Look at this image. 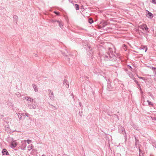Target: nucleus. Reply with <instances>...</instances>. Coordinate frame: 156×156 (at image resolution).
<instances>
[{
    "mask_svg": "<svg viewBox=\"0 0 156 156\" xmlns=\"http://www.w3.org/2000/svg\"><path fill=\"white\" fill-rule=\"evenodd\" d=\"M111 48H109V53H107L106 54H103L101 57L102 58H104L105 60L111 59V60H115V57L113 54V52H112Z\"/></svg>",
    "mask_w": 156,
    "mask_h": 156,
    "instance_id": "obj_1",
    "label": "nucleus"
},
{
    "mask_svg": "<svg viewBox=\"0 0 156 156\" xmlns=\"http://www.w3.org/2000/svg\"><path fill=\"white\" fill-rule=\"evenodd\" d=\"M24 99H25L27 101H32L33 99L28 97H24Z\"/></svg>",
    "mask_w": 156,
    "mask_h": 156,
    "instance_id": "obj_2",
    "label": "nucleus"
},
{
    "mask_svg": "<svg viewBox=\"0 0 156 156\" xmlns=\"http://www.w3.org/2000/svg\"><path fill=\"white\" fill-rule=\"evenodd\" d=\"M147 14L146 15L147 17L151 18L153 17L152 14L149 11H147Z\"/></svg>",
    "mask_w": 156,
    "mask_h": 156,
    "instance_id": "obj_3",
    "label": "nucleus"
},
{
    "mask_svg": "<svg viewBox=\"0 0 156 156\" xmlns=\"http://www.w3.org/2000/svg\"><path fill=\"white\" fill-rule=\"evenodd\" d=\"M2 153L3 155L6 154L7 155L9 154L8 152L7 151L6 149H5L3 150Z\"/></svg>",
    "mask_w": 156,
    "mask_h": 156,
    "instance_id": "obj_4",
    "label": "nucleus"
},
{
    "mask_svg": "<svg viewBox=\"0 0 156 156\" xmlns=\"http://www.w3.org/2000/svg\"><path fill=\"white\" fill-rule=\"evenodd\" d=\"M63 84L66 87H68L69 86L68 84V82L66 80H64Z\"/></svg>",
    "mask_w": 156,
    "mask_h": 156,
    "instance_id": "obj_5",
    "label": "nucleus"
},
{
    "mask_svg": "<svg viewBox=\"0 0 156 156\" xmlns=\"http://www.w3.org/2000/svg\"><path fill=\"white\" fill-rule=\"evenodd\" d=\"M146 27V25L145 24H143L142 25H141L140 27V29H141L142 30H144L145 29V27Z\"/></svg>",
    "mask_w": 156,
    "mask_h": 156,
    "instance_id": "obj_6",
    "label": "nucleus"
},
{
    "mask_svg": "<svg viewBox=\"0 0 156 156\" xmlns=\"http://www.w3.org/2000/svg\"><path fill=\"white\" fill-rule=\"evenodd\" d=\"M119 131L122 133L124 131H125L124 128L120 126L119 128Z\"/></svg>",
    "mask_w": 156,
    "mask_h": 156,
    "instance_id": "obj_7",
    "label": "nucleus"
},
{
    "mask_svg": "<svg viewBox=\"0 0 156 156\" xmlns=\"http://www.w3.org/2000/svg\"><path fill=\"white\" fill-rule=\"evenodd\" d=\"M11 145L12 147H15L17 145L16 142L15 141H14L12 143Z\"/></svg>",
    "mask_w": 156,
    "mask_h": 156,
    "instance_id": "obj_8",
    "label": "nucleus"
},
{
    "mask_svg": "<svg viewBox=\"0 0 156 156\" xmlns=\"http://www.w3.org/2000/svg\"><path fill=\"white\" fill-rule=\"evenodd\" d=\"M32 86L34 89L35 91L37 92L38 91V89L37 86L35 84H33Z\"/></svg>",
    "mask_w": 156,
    "mask_h": 156,
    "instance_id": "obj_9",
    "label": "nucleus"
},
{
    "mask_svg": "<svg viewBox=\"0 0 156 156\" xmlns=\"http://www.w3.org/2000/svg\"><path fill=\"white\" fill-rule=\"evenodd\" d=\"M26 147V142H23L22 145L21 147L22 148H23V149L25 148Z\"/></svg>",
    "mask_w": 156,
    "mask_h": 156,
    "instance_id": "obj_10",
    "label": "nucleus"
},
{
    "mask_svg": "<svg viewBox=\"0 0 156 156\" xmlns=\"http://www.w3.org/2000/svg\"><path fill=\"white\" fill-rule=\"evenodd\" d=\"M33 145L32 144L31 145H29L27 147V148H28V150L29 151L32 148H33Z\"/></svg>",
    "mask_w": 156,
    "mask_h": 156,
    "instance_id": "obj_11",
    "label": "nucleus"
},
{
    "mask_svg": "<svg viewBox=\"0 0 156 156\" xmlns=\"http://www.w3.org/2000/svg\"><path fill=\"white\" fill-rule=\"evenodd\" d=\"M140 48L141 49H143L144 48L145 49V52H146L147 51V48L146 46H143V47H140Z\"/></svg>",
    "mask_w": 156,
    "mask_h": 156,
    "instance_id": "obj_12",
    "label": "nucleus"
},
{
    "mask_svg": "<svg viewBox=\"0 0 156 156\" xmlns=\"http://www.w3.org/2000/svg\"><path fill=\"white\" fill-rule=\"evenodd\" d=\"M147 101L148 102L149 105L150 106H153V104L149 100H147Z\"/></svg>",
    "mask_w": 156,
    "mask_h": 156,
    "instance_id": "obj_13",
    "label": "nucleus"
},
{
    "mask_svg": "<svg viewBox=\"0 0 156 156\" xmlns=\"http://www.w3.org/2000/svg\"><path fill=\"white\" fill-rule=\"evenodd\" d=\"M57 22L59 23V25L60 27L62 28L63 27V25L62 23H60L59 21H57Z\"/></svg>",
    "mask_w": 156,
    "mask_h": 156,
    "instance_id": "obj_14",
    "label": "nucleus"
},
{
    "mask_svg": "<svg viewBox=\"0 0 156 156\" xmlns=\"http://www.w3.org/2000/svg\"><path fill=\"white\" fill-rule=\"evenodd\" d=\"M89 23L91 24L93 22V21L92 18H90L89 19Z\"/></svg>",
    "mask_w": 156,
    "mask_h": 156,
    "instance_id": "obj_15",
    "label": "nucleus"
},
{
    "mask_svg": "<svg viewBox=\"0 0 156 156\" xmlns=\"http://www.w3.org/2000/svg\"><path fill=\"white\" fill-rule=\"evenodd\" d=\"M75 6L76 10H77L79 9V5L78 4H75Z\"/></svg>",
    "mask_w": 156,
    "mask_h": 156,
    "instance_id": "obj_16",
    "label": "nucleus"
},
{
    "mask_svg": "<svg viewBox=\"0 0 156 156\" xmlns=\"http://www.w3.org/2000/svg\"><path fill=\"white\" fill-rule=\"evenodd\" d=\"M22 114H20V113H18V116L19 117L20 119H22Z\"/></svg>",
    "mask_w": 156,
    "mask_h": 156,
    "instance_id": "obj_17",
    "label": "nucleus"
},
{
    "mask_svg": "<svg viewBox=\"0 0 156 156\" xmlns=\"http://www.w3.org/2000/svg\"><path fill=\"white\" fill-rule=\"evenodd\" d=\"M26 141L27 142V143L28 144H29L31 142V140H25L24 142H26Z\"/></svg>",
    "mask_w": 156,
    "mask_h": 156,
    "instance_id": "obj_18",
    "label": "nucleus"
},
{
    "mask_svg": "<svg viewBox=\"0 0 156 156\" xmlns=\"http://www.w3.org/2000/svg\"><path fill=\"white\" fill-rule=\"evenodd\" d=\"M123 49L124 50L126 51V45H125V44H124L123 45Z\"/></svg>",
    "mask_w": 156,
    "mask_h": 156,
    "instance_id": "obj_19",
    "label": "nucleus"
},
{
    "mask_svg": "<svg viewBox=\"0 0 156 156\" xmlns=\"http://www.w3.org/2000/svg\"><path fill=\"white\" fill-rule=\"evenodd\" d=\"M28 107H29L30 109H35V107H34L33 106H30L29 105H28Z\"/></svg>",
    "mask_w": 156,
    "mask_h": 156,
    "instance_id": "obj_20",
    "label": "nucleus"
},
{
    "mask_svg": "<svg viewBox=\"0 0 156 156\" xmlns=\"http://www.w3.org/2000/svg\"><path fill=\"white\" fill-rule=\"evenodd\" d=\"M152 1L151 2L156 4V0H151Z\"/></svg>",
    "mask_w": 156,
    "mask_h": 156,
    "instance_id": "obj_21",
    "label": "nucleus"
},
{
    "mask_svg": "<svg viewBox=\"0 0 156 156\" xmlns=\"http://www.w3.org/2000/svg\"><path fill=\"white\" fill-rule=\"evenodd\" d=\"M137 84V85L139 87V88L140 89V90L141 92L142 93V91H141V88L140 87V84H139L138 83V84Z\"/></svg>",
    "mask_w": 156,
    "mask_h": 156,
    "instance_id": "obj_22",
    "label": "nucleus"
},
{
    "mask_svg": "<svg viewBox=\"0 0 156 156\" xmlns=\"http://www.w3.org/2000/svg\"><path fill=\"white\" fill-rule=\"evenodd\" d=\"M133 79L134 80L135 82L137 84H138V82L134 78H133Z\"/></svg>",
    "mask_w": 156,
    "mask_h": 156,
    "instance_id": "obj_23",
    "label": "nucleus"
},
{
    "mask_svg": "<svg viewBox=\"0 0 156 156\" xmlns=\"http://www.w3.org/2000/svg\"><path fill=\"white\" fill-rule=\"evenodd\" d=\"M148 28L147 27V25H146V27H145V29H144V30H146V31H147V30H148Z\"/></svg>",
    "mask_w": 156,
    "mask_h": 156,
    "instance_id": "obj_24",
    "label": "nucleus"
},
{
    "mask_svg": "<svg viewBox=\"0 0 156 156\" xmlns=\"http://www.w3.org/2000/svg\"><path fill=\"white\" fill-rule=\"evenodd\" d=\"M14 18L16 19V20L17 19H18V17L16 16H14Z\"/></svg>",
    "mask_w": 156,
    "mask_h": 156,
    "instance_id": "obj_25",
    "label": "nucleus"
},
{
    "mask_svg": "<svg viewBox=\"0 0 156 156\" xmlns=\"http://www.w3.org/2000/svg\"><path fill=\"white\" fill-rule=\"evenodd\" d=\"M54 12V13H55V14H57V15H58V14H59V12H56L55 11Z\"/></svg>",
    "mask_w": 156,
    "mask_h": 156,
    "instance_id": "obj_26",
    "label": "nucleus"
},
{
    "mask_svg": "<svg viewBox=\"0 0 156 156\" xmlns=\"http://www.w3.org/2000/svg\"><path fill=\"white\" fill-rule=\"evenodd\" d=\"M154 73L155 74V76H156V70H154Z\"/></svg>",
    "mask_w": 156,
    "mask_h": 156,
    "instance_id": "obj_27",
    "label": "nucleus"
},
{
    "mask_svg": "<svg viewBox=\"0 0 156 156\" xmlns=\"http://www.w3.org/2000/svg\"><path fill=\"white\" fill-rule=\"evenodd\" d=\"M52 95V96H50V98H51H51H53V93H51V94Z\"/></svg>",
    "mask_w": 156,
    "mask_h": 156,
    "instance_id": "obj_28",
    "label": "nucleus"
},
{
    "mask_svg": "<svg viewBox=\"0 0 156 156\" xmlns=\"http://www.w3.org/2000/svg\"><path fill=\"white\" fill-rule=\"evenodd\" d=\"M152 69H153V70H156V68H155V67H152Z\"/></svg>",
    "mask_w": 156,
    "mask_h": 156,
    "instance_id": "obj_29",
    "label": "nucleus"
},
{
    "mask_svg": "<svg viewBox=\"0 0 156 156\" xmlns=\"http://www.w3.org/2000/svg\"><path fill=\"white\" fill-rule=\"evenodd\" d=\"M25 115H26L27 116V117H28V116H29V114H28V113H25Z\"/></svg>",
    "mask_w": 156,
    "mask_h": 156,
    "instance_id": "obj_30",
    "label": "nucleus"
},
{
    "mask_svg": "<svg viewBox=\"0 0 156 156\" xmlns=\"http://www.w3.org/2000/svg\"><path fill=\"white\" fill-rule=\"evenodd\" d=\"M128 68L129 69H131L132 68L131 66L129 65L128 66Z\"/></svg>",
    "mask_w": 156,
    "mask_h": 156,
    "instance_id": "obj_31",
    "label": "nucleus"
},
{
    "mask_svg": "<svg viewBox=\"0 0 156 156\" xmlns=\"http://www.w3.org/2000/svg\"><path fill=\"white\" fill-rule=\"evenodd\" d=\"M138 78H139L140 79H143V78L142 77H141L138 76Z\"/></svg>",
    "mask_w": 156,
    "mask_h": 156,
    "instance_id": "obj_32",
    "label": "nucleus"
},
{
    "mask_svg": "<svg viewBox=\"0 0 156 156\" xmlns=\"http://www.w3.org/2000/svg\"><path fill=\"white\" fill-rule=\"evenodd\" d=\"M67 60H68V61H69V58H67Z\"/></svg>",
    "mask_w": 156,
    "mask_h": 156,
    "instance_id": "obj_33",
    "label": "nucleus"
},
{
    "mask_svg": "<svg viewBox=\"0 0 156 156\" xmlns=\"http://www.w3.org/2000/svg\"><path fill=\"white\" fill-rule=\"evenodd\" d=\"M20 94L19 93H18L17 94V95H19Z\"/></svg>",
    "mask_w": 156,
    "mask_h": 156,
    "instance_id": "obj_34",
    "label": "nucleus"
},
{
    "mask_svg": "<svg viewBox=\"0 0 156 156\" xmlns=\"http://www.w3.org/2000/svg\"><path fill=\"white\" fill-rule=\"evenodd\" d=\"M141 151V150L140 149H139V151L140 152Z\"/></svg>",
    "mask_w": 156,
    "mask_h": 156,
    "instance_id": "obj_35",
    "label": "nucleus"
},
{
    "mask_svg": "<svg viewBox=\"0 0 156 156\" xmlns=\"http://www.w3.org/2000/svg\"><path fill=\"white\" fill-rule=\"evenodd\" d=\"M108 28V29H112V28Z\"/></svg>",
    "mask_w": 156,
    "mask_h": 156,
    "instance_id": "obj_36",
    "label": "nucleus"
},
{
    "mask_svg": "<svg viewBox=\"0 0 156 156\" xmlns=\"http://www.w3.org/2000/svg\"><path fill=\"white\" fill-rule=\"evenodd\" d=\"M42 156H45V155H42Z\"/></svg>",
    "mask_w": 156,
    "mask_h": 156,
    "instance_id": "obj_37",
    "label": "nucleus"
}]
</instances>
